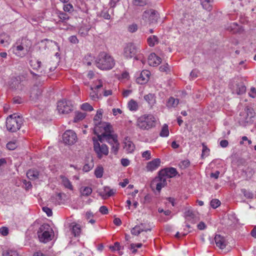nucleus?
I'll list each match as a JSON object with an SVG mask.
<instances>
[{
    "instance_id": "48",
    "label": "nucleus",
    "mask_w": 256,
    "mask_h": 256,
    "mask_svg": "<svg viewBox=\"0 0 256 256\" xmlns=\"http://www.w3.org/2000/svg\"><path fill=\"white\" fill-rule=\"evenodd\" d=\"M16 146H17L15 142H10L6 144V148L10 150H14Z\"/></svg>"
},
{
    "instance_id": "4",
    "label": "nucleus",
    "mask_w": 256,
    "mask_h": 256,
    "mask_svg": "<svg viewBox=\"0 0 256 256\" xmlns=\"http://www.w3.org/2000/svg\"><path fill=\"white\" fill-rule=\"evenodd\" d=\"M156 119L151 114L144 115L138 119L137 126L142 130H148L155 126Z\"/></svg>"
},
{
    "instance_id": "27",
    "label": "nucleus",
    "mask_w": 256,
    "mask_h": 256,
    "mask_svg": "<svg viewBox=\"0 0 256 256\" xmlns=\"http://www.w3.org/2000/svg\"><path fill=\"white\" fill-rule=\"evenodd\" d=\"M80 190L82 195L84 196H88L91 194L92 192V188L88 186L82 187L80 188Z\"/></svg>"
},
{
    "instance_id": "61",
    "label": "nucleus",
    "mask_w": 256,
    "mask_h": 256,
    "mask_svg": "<svg viewBox=\"0 0 256 256\" xmlns=\"http://www.w3.org/2000/svg\"><path fill=\"white\" fill-rule=\"evenodd\" d=\"M68 39L70 42L73 44H77L78 42V39L75 36H70Z\"/></svg>"
},
{
    "instance_id": "18",
    "label": "nucleus",
    "mask_w": 256,
    "mask_h": 256,
    "mask_svg": "<svg viewBox=\"0 0 256 256\" xmlns=\"http://www.w3.org/2000/svg\"><path fill=\"white\" fill-rule=\"evenodd\" d=\"M184 216L187 220L193 224L196 223L198 220L195 214L190 210H188L184 212Z\"/></svg>"
},
{
    "instance_id": "9",
    "label": "nucleus",
    "mask_w": 256,
    "mask_h": 256,
    "mask_svg": "<svg viewBox=\"0 0 256 256\" xmlns=\"http://www.w3.org/2000/svg\"><path fill=\"white\" fill-rule=\"evenodd\" d=\"M137 52L136 46L134 44L128 43L124 48V56L126 58H134V59L138 60L136 56Z\"/></svg>"
},
{
    "instance_id": "31",
    "label": "nucleus",
    "mask_w": 256,
    "mask_h": 256,
    "mask_svg": "<svg viewBox=\"0 0 256 256\" xmlns=\"http://www.w3.org/2000/svg\"><path fill=\"white\" fill-rule=\"evenodd\" d=\"M116 190L110 189V188L109 191H108L107 193L104 194L103 192H100V194L102 198L106 199L108 197L113 196L116 192Z\"/></svg>"
},
{
    "instance_id": "21",
    "label": "nucleus",
    "mask_w": 256,
    "mask_h": 256,
    "mask_svg": "<svg viewBox=\"0 0 256 256\" xmlns=\"http://www.w3.org/2000/svg\"><path fill=\"white\" fill-rule=\"evenodd\" d=\"M124 144V148L126 149V150L128 153H132L134 152L135 146L134 144L131 141L127 140V138H126Z\"/></svg>"
},
{
    "instance_id": "30",
    "label": "nucleus",
    "mask_w": 256,
    "mask_h": 256,
    "mask_svg": "<svg viewBox=\"0 0 256 256\" xmlns=\"http://www.w3.org/2000/svg\"><path fill=\"white\" fill-rule=\"evenodd\" d=\"M103 110L102 109H99L97 110L96 114L94 118V124L100 122L102 116Z\"/></svg>"
},
{
    "instance_id": "19",
    "label": "nucleus",
    "mask_w": 256,
    "mask_h": 256,
    "mask_svg": "<svg viewBox=\"0 0 256 256\" xmlns=\"http://www.w3.org/2000/svg\"><path fill=\"white\" fill-rule=\"evenodd\" d=\"M104 136H105V140L111 146L118 142L117 135L112 134V132H109L108 134H104Z\"/></svg>"
},
{
    "instance_id": "16",
    "label": "nucleus",
    "mask_w": 256,
    "mask_h": 256,
    "mask_svg": "<svg viewBox=\"0 0 256 256\" xmlns=\"http://www.w3.org/2000/svg\"><path fill=\"white\" fill-rule=\"evenodd\" d=\"M214 241L216 246L220 249L225 248L227 244L225 238L220 234L216 235Z\"/></svg>"
},
{
    "instance_id": "44",
    "label": "nucleus",
    "mask_w": 256,
    "mask_h": 256,
    "mask_svg": "<svg viewBox=\"0 0 256 256\" xmlns=\"http://www.w3.org/2000/svg\"><path fill=\"white\" fill-rule=\"evenodd\" d=\"M190 164V162L188 160H186L183 161H182L179 164V166L182 169H184L188 168Z\"/></svg>"
},
{
    "instance_id": "54",
    "label": "nucleus",
    "mask_w": 256,
    "mask_h": 256,
    "mask_svg": "<svg viewBox=\"0 0 256 256\" xmlns=\"http://www.w3.org/2000/svg\"><path fill=\"white\" fill-rule=\"evenodd\" d=\"M0 232L2 236H6L8 234V229L6 227H2L0 228Z\"/></svg>"
},
{
    "instance_id": "56",
    "label": "nucleus",
    "mask_w": 256,
    "mask_h": 256,
    "mask_svg": "<svg viewBox=\"0 0 256 256\" xmlns=\"http://www.w3.org/2000/svg\"><path fill=\"white\" fill-rule=\"evenodd\" d=\"M100 212L102 214H108V209L106 206H102L100 208Z\"/></svg>"
},
{
    "instance_id": "58",
    "label": "nucleus",
    "mask_w": 256,
    "mask_h": 256,
    "mask_svg": "<svg viewBox=\"0 0 256 256\" xmlns=\"http://www.w3.org/2000/svg\"><path fill=\"white\" fill-rule=\"evenodd\" d=\"M59 18L62 21L69 19V16H68V15L64 12L60 13L59 15Z\"/></svg>"
},
{
    "instance_id": "3",
    "label": "nucleus",
    "mask_w": 256,
    "mask_h": 256,
    "mask_svg": "<svg viewBox=\"0 0 256 256\" xmlns=\"http://www.w3.org/2000/svg\"><path fill=\"white\" fill-rule=\"evenodd\" d=\"M22 124V117L16 114L10 115L6 120V128L11 132H14L19 130Z\"/></svg>"
},
{
    "instance_id": "46",
    "label": "nucleus",
    "mask_w": 256,
    "mask_h": 256,
    "mask_svg": "<svg viewBox=\"0 0 256 256\" xmlns=\"http://www.w3.org/2000/svg\"><path fill=\"white\" fill-rule=\"evenodd\" d=\"M24 50V47L22 45L14 46L13 47V51L17 55H20L19 52Z\"/></svg>"
},
{
    "instance_id": "12",
    "label": "nucleus",
    "mask_w": 256,
    "mask_h": 256,
    "mask_svg": "<svg viewBox=\"0 0 256 256\" xmlns=\"http://www.w3.org/2000/svg\"><path fill=\"white\" fill-rule=\"evenodd\" d=\"M42 90L37 86H34L30 92V99L33 102H36L41 96Z\"/></svg>"
},
{
    "instance_id": "23",
    "label": "nucleus",
    "mask_w": 256,
    "mask_h": 256,
    "mask_svg": "<svg viewBox=\"0 0 256 256\" xmlns=\"http://www.w3.org/2000/svg\"><path fill=\"white\" fill-rule=\"evenodd\" d=\"M0 42L4 46L8 45L10 42V37L5 33L0 34Z\"/></svg>"
},
{
    "instance_id": "26",
    "label": "nucleus",
    "mask_w": 256,
    "mask_h": 256,
    "mask_svg": "<svg viewBox=\"0 0 256 256\" xmlns=\"http://www.w3.org/2000/svg\"><path fill=\"white\" fill-rule=\"evenodd\" d=\"M168 135L169 130L168 125L166 124H164L160 133V136L162 137H167L168 136Z\"/></svg>"
},
{
    "instance_id": "6",
    "label": "nucleus",
    "mask_w": 256,
    "mask_h": 256,
    "mask_svg": "<svg viewBox=\"0 0 256 256\" xmlns=\"http://www.w3.org/2000/svg\"><path fill=\"white\" fill-rule=\"evenodd\" d=\"M92 140L94 150L98 158L100 159L103 156H108L109 152L108 146L106 144H100L96 137H93Z\"/></svg>"
},
{
    "instance_id": "36",
    "label": "nucleus",
    "mask_w": 256,
    "mask_h": 256,
    "mask_svg": "<svg viewBox=\"0 0 256 256\" xmlns=\"http://www.w3.org/2000/svg\"><path fill=\"white\" fill-rule=\"evenodd\" d=\"M178 104V99H175L174 98H170L168 102V106H173L175 107Z\"/></svg>"
},
{
    "instance_id": "17",
    "label": "nucleus",
    "mask_w": 256,
    "mask_h": 256,
    "mask_svg": "<svg viewBox=\"0 0 256 256\" xmlns=\"http://www.w3.org/2000/svg\"><path fill=\"white\" fill-rule=\"evenodd\" d=\"M160 158H156L148 163L146 166L148 171H153L156 170L160 165Z\"/></svg>"
},
{
    "instance_id": "1",
    "label": "nucleus",
    "mask_w": 256,
    "mask_h": 256,
    "mask_svg": "<svg viewBox=\"0 0 256 256\" xmlns=\"http://www.w3.org/2000/svg\"><path fill=\"white\" fill-rule=\"evenodd\" d=\"M177 174V171L175 168H165L158 172V176L152 181L151 188L156 190L160 192L162 188L166 186V178L174 176Z\"/></svg>"
},
{
    "instance_id": "35",
    "label": "nucleus",
    "mask_w": 256,
    "mask_h": 256,
    "mask_svg": "<svg viewBox=\"0 0 256 256\" xmlns=\"http://www.w3.org/2000/svg\"><path fill=\"white\" fill-rule=\"evenodd\" d=\"M86 116L85 113L78 112L76 114V115L74 118V122H76L79 120H83Z\"/></svg>"
},
{
    "instance_id": "51",
    "label": "nucleus",
    "mask_w": 256,
    "mask_h": 256,
    "mask_svg": "<svg viewBox=\"0 0 256 256\" xmlns=\"http://www.w3.org/2000/svg\"><path fill=\"white\" fill-rule=\"evenodd\" d=\"M142 156L148 160L151 158V154L150 150H146L142 152Z\"/></svg>"
},
{
    "instance_id": "63",
    "label": "nucleus",
    "mask_w": 256,
    "mask_h": 256,
    "mask_svg": "<svg viewBox=\"0 0 256 256\" xmlns=\"http://www.w3.org/2000/svg\"><path fill=\"white\" fill-rule=\"evenodd\" d=\"M121 164L124 166H128L130 164V161L128 159L126 158H122L121 160Z\"/></svg>"
},
{
    "instance_id": "42",
    "label": "nucleus",
    "mask_w": 256,
    "mask_h": 256,
    "mask_svg": "<svg viewBox=\"0 0 256 256\" xmlns=\"http://www.w3.org/2000/svg\"><path fill=\"white\" fill-rule=\"evenodd\" d=\"M210 206L213 208H216L220 204V202L218 199H212L210 201Z\"/></svg>"
},
{
    "instance_id": "55",
    "label": "nucleus",
    "mask_w": 256,
    "mask_h": 256,
    "mask_svg": "<svg viewBox=\"0 0 256 256\" xmlns=\"http://www.w3.org/2000/svg\"><path fill=\"white\" fill-rule=\"evenodd\" d=\"M100 16L106 20H110V14L106 11L102 12L100 14Z\"/></svg>"
},
{
    "instance_id": "47",
    "label": "nucleus",
    "mask_w": 256,
    "mask_h": 256,
    "mask_svg": "<svg viewBox=\"0 0 256 256\" xmlns=\"http://www.w3.org/2000/svg\"><path fill=\"white\" fill-rule=\"evenodd\" d=\"M202 157L203 158V156H204L208 155V152H210V150L207 148V146L204 144V143L202 144Z\"/></svg>"
},
{
    "instance_id": "45",
    "label": "nucleus",
    "mask_w": 256,
    "mask_h": 256,
    "mask_svg": "<svg viewBox=\"0 0 256 256\" xmlns=\"http://www.w3.org/2000/svg\"><path fill=\"white\" fill-rule=\"evenodd\" d=\"M64 10L66 12H71L74 11V7L72 4H68L64 5Z\"/></svg>"
},
{
    "instance_id": "24",
    "label": "nucleus",
    "mask_w": 256,
    "mask_h": 256,
    "mask_svg": "<svg viewBox=\"0 0 256 256\" xmlns=\"http://www.w3.org/2000/svg\"><path fill=\"white\" fill-rule=\"evenodd\" d=\"M147 42L150 46L153 47L158 43V38L156 36H151L148 38Z\"/></svg>"
},
{
    "instance_id": "43",
    "label": "nucleus",
    "mask_w": 256,
    "mask_h": 256,
    "mask_svg": "<svg viewBox=\"0 0 256 256\" xmlns=\"http://www.w3.org/2000/svg\"><path fill=\"white\" fill-rule=\"evenodd\" d=\"M120 146V143L118 142L112 145L111 151L114 154H117Z\"/></svg>"
},
{
    "instance_id": "11",
    "label": "nucleus",
    "mask_w": 256,
    "mask_h": 256,
    "mask_svg": "<svg viewBox=\"0 0 256 256\" xmlns=\"http://www.w3.org/2000/svg\"><path fill=\"white\" fill-rule=\"evenodd\" d=\"M158 18L159 14L158 12L152 9L144 11L142 14V18H148L150 23H156Z\"/></svg>"
},
{
    "instance_id": "25",
    "label": "nucleus",
    "mask_w": 256,
    "mask_h": 256,
    "mask_svg": "<svg viewBox=\"0 0 256 256\" xmlns=\"http://www.w3.org/2000/svg\"><path fill=\"white\" fill-rule=\"evenodd\" d=\"M246 90V86L242 82L236 84V92L238 94H244Z\"/></svg>"
},
{
    "instance_id": "59",
    "label": "nucleus",
    "mask_w": 256,
    "mask_h": 256,
    "mask_svg": "<svg viewBox=\"0 0 256 256\" xmlns=\"http://www.w3.org/2000/svg\"><path fill=\"white\" fill-rule=\"evenodd\" d=\"M134 4L136 6H144L146 2L142 0H134Z\"/></svg>"
},
{
    "instance_id": "38",
    "label": "nucleus",
    "mask_w": 256,
    "mask_h": 256,
    "mask_svg": "<svg viewBox=\"0 0 256 256\" xmlns=\"http://www.w3.org/2000/svg\"><path fill=\"white\" fill-rule=\"evenodd\" d=\"M72 232L75 236H78L80 232V228L78 224H75L72 226Z\"/></svg>"
},
{
    "instance_id": "15",
    "label": "nucleus",
    "mask_w": 256,
    "mask_h": 256,
    "mask_svg": "<svg viewBox=\"0 0 256 256\" xmlns=\"http://www.w3.org/2000/svg\"><path fill=\"white\" fill-rule=\"evenodd\" d=\"M148 62L150 66H156L161 63L162 59L154 53H152L148 56Z\"/></svg>"
},
{
    "instance_id": "8",
    "label": "nucleus",
    "mask_w": 256,
    "mask_h": 256,
    "mask_svg": "<svg viewBox=\"0 0 256 256\" xmlns=\"http://www.w3.org/2000/svg\"><path fill=\"white\" fill-rule=\"evenodd\" d=\"M93 132L94 134H98L100 133L102 134V132L108 134L112 132V126L108 122H98V123L94 124Z\"/></svg>"
},
{
    "instance_id": "40",
    "label": "nucleus",
    "mask_w": 256,
    "mask_h": 256,
    "mask_svg": "<svg viewBox=\"0 0 256 256\" xmlns=\"http://www.w3.org/2000/svg\"><path fill=\"white\" fill-rule=\"evenodd\" d=\"M241 192L244 194V196L247 198L252 199L254 197V194L251 192H250L244 188L242 189Z\"/></svg>"
},
{
    "instance_id": "33",
    "label": "nucleus",
    "mask_w": 256,
    "mask_h": 256,
    "mask_svg": "<svg viewBox=\"0 0 256 256\" xmlns=\"http://www.w3.org/2000/svg\"><path fill=\"white\" fill-rule=\"evenodd\" d=\"M3 256H20L18 252L12 250H4L2 252Z\"/></svg>"
},
{
    "instance_id": "14",
    "label": "nucleus",
    "mask_w": 256,
    "mask_h": 256,
    "mask_svg": "<svg viewBox=\"0 0 256 256\" xmlns=\"http://www.w3.org/2000/svg\"><path fill=\"white\" fill-rule=\"evenodd\" d=\"M151 228H146L144 224L141 223L140 224L136 225L132 228L130 232L132 235L138 236L142 232L150 231Z\"/></svg>"
},
{
    "instance_id": "7",
    "label": "nucleus",
    "mask_w": 256,
    "mask_h": 256,
    "mask_svg": "<svg viewBox=\"0 0 256 256\" xmlns=\"http://www.w3.org/2000/svg\"><path fill=\"white\" fill-rule=\"evenodd\" d=\"M57 110L60 114H68L73 110V104L71 101L62 100L58 102Z\"/></svg>"
},
{
    "instance_id": "29",
    "label": "nucleus",
    "mask_w": 256,
    "mask_h": 256,
    "mask_svg": "<svg viewBox=\"0 0 256 256\" xmlns=\"http://www.w3.org/2000/svg\"><path fill=\"white\" fill-rule=\"evenodd\" d=\"M200 3L203 7L206 10H210L212 7L210 5V0H200Z\"/></svg>"
},
{
    "instance_id": "41",
    "label": "nucleus",
    "mask_w": 256,
    "mask_h": 256,
    "mask_svg": "<svg viewBox=\"0 0 256 256\" xmlns=\"http://www.w3.org/2000/svg\"><path fill=\"white\" fill-rule=\"evenodd\" d=\"M81 108L85 111L91 112L94 110L92 106L88 103L86 102L81 106Z\"/></svg>"
},
{
    "instance_id": "32",
    "label": "nucleus",
    "mask_w": 256,
    "mask_h": 256,
    "mask_svg": "<svg viewBox=\"0 0 256 256\" xmlns=\"http://www.w3.org/2000/svg\"><path fill=\"white\" fill-rule=\"evenodd\" d=\"M20 82L18 79H14L10 84V88L13 90L20 89L21 88L20 86Z\"/></svg>"
},
{
    "instance_id": "28",
    "label": "nucleus",
    "mask_w": 256,
    "mask_h": 256,
    "mask_svg": "<svg viewBox=\"0 0 256 256\" xmlns=\"http://www.w3.org/2000/svg\"><path fill=\"white\" fill-rule=\"evenodd\" d=\"M104 174V168L102 166H98L94 170V174L97 178H101Z\"/></svg>"
},
{
    "instance_id": "53",
    "label": "nucleus",
    "mask_w": 256,
    "mask_h": 256,
    "mask_svg": "<svg viewBox=\"0 0 256 256\" xmlns=\"http://www.w3.org/2000/svg\"><path fill=\"white\" fill-rule=\"evenodd\" d=\"M42 210L48 216H50L52 214V210L50 208L47 206H44L42 208Z\"/></svg>"
},
{
    "instance_id": "64",
    "label": "nucleus",
    "mask_w": 256,
    "mask_h": 256,
    "mask_svg": "<svg viewBox=\"0 0 256 256\" xmlns=\"http://www.w3.org/2000/svg\"><path fill=\"white\" fill-rule=\"evenodd\" d=\"M228 142L227 140H224L220 142V146L222 148H226L228 146Z\"/></svg>"
},
{
    "instance_id": "20",
    "label": "nucleus",
    "mask_w": 256,
    "mask_h": 256,
    "mask_svg": "<svg viewBox=\"0 0 256 256\" xmlns=\"http://www.w3.org/2000/svg\"><path fill=\"white\" fill-rule=\"evenodd\" d=\"M26 176L30 180H35L38 178L39 172L36 169H30L27 172Z\"/></svg>"
},
{
    "instance_id": "22",
    "label": "nucleus",
    "mask_w": 256,
    "mask_h": 256,
    "mask_svg": "<svg viewBox=\"0 0 256 256\" xmlns=\"http://www.w3.org/2000/svg\"><path fill=\"white\" fill-rule=\"evenodd\" d=\"M60 178L62 180V186H64V188L70 190H73V186L72 184V183L66 177L64 176H60Z\"/></svg>"
},
{
    "instance_id": "5",
    "label": "nucleus",
    "mask_w": 256,
    "mask_h": 256,
    "mask_svg": "<svg viewBox=\"0 0 256 256\" xmlns=\"http://www.w3.org/2000/svg\"><path fill=\"white\" fill-rule=\"evenodd\" d=\"M53 231L48 224H43L40 226L38 232L40 242L46 243L52 239Z\"/></svg>"
},
{
    "instance_id": "13",
    "label": "nucleus",
    "mask_w": 256,
    "mask_h": 256,
    "mask_svg": "<svg viewBox=\"0 0 256 256\" xmlns=\"http://www.w3.org/2000/svg\"><path fill=\"white\" fill-rule=\"evenodd\" d=\"M150 72L147 70H142L140 76L136 78V82L138 84H142L146 83L150 77Z\"/></svg>"
},
{
    "instance_id": "10",
    "label": "nucleus",
    "mask_w": 256,
    "mask_h": 256,
    "mask_svg": "<svg viewBox=\"0 0 256 256\" xmlns=\"http://www.w3.org/2000/svg\"><path fill=\"white\" fill-rule=\"evenodd\" d=\"M77 140L76 134L72 130H66L62 135V140L66 144L72 145Z\"/></svg>"
},
{
    "instance_id": "49",
    "label": "nucleus",
    "mask_w": 256,
    "mask_h": 256,
    "mask_svg": "<svg viewBox=\"0 0 256 256\" xmlns=\"http://www.w3.org/2000/svg\"><path fill=\"white\" fill-rule=\"evenodd\" d=\"M104 134H107V133L102 132L101 134H96L98 136L97 140L99 142H100L101 143H102L104 142V140H105V136H104L103 135H104Z\"/></svg>"
},
{
    "instance_id": "39",
    "label": "nucleus",
    "mask_w": 256,
    "mask_h": 256,
    "mask_svg": "<svg viewBox=\"0 0 256 256\" xmlns=\"http://www.w3.org/2000/svg\"><path fill=\"white\" fill-rule=\"evenodd\" d=\"M144 99L149 104H152L154 103V96L152 94H149L147 95L144 96Z\"/></svg>"
},
{
    "instance_id": "62",
    "label": "nucleus",
    "mask_w": 256,
    "mask_h": 256,
    "mask_svg": "<svg viewBox=\"0 0 256 256\" xmlns=\"http://www.w3.org/2000/svg\"><path fill=\"white\" fill-rule=\"evenodd\" d=\"M197 226L200 230H203L206 228V225L203 222H200Z\"/></svg>"
},
{
    "instance_id": "34",
    "label": "nucleus",
    "mask_w": 256,
    "mask_h": 256,
    "mask_svg": "<svg viewBox=\"0 0 256 256\" xmlns=\"http://www.w3.org/2000/svg\"><path fill=\"white\" fill-rule=\"evenodd\" d=\"M44 68L42 70H41V72H44V74H46L49 73L50 72H52L54 71L56 68V66H50L49 64H46L45 66H43Z\"/></svg>"
},
{
    "instance_id": "2",
    "label": "nucleus",
    "mask_w": 256,
    "mask_h": 256,
    "mask_svg": "<svg viewBox=\"0 0 256 256\" xmlns=\"http://www.w3.org/2000/svg\"><path fill=\"white\" fill-rule=\"evenodd\" d=\"M96 66L102 70H111L114 66L113 58L105 52H100L96 60Z\"/></svg>"
},
{
    "instance_id": "50",
    "label": "nucleus",
    "mask_w": 256,
    "mask_h": 256,
    "mask_svg": "<svg viewBox=\"0 0 256 256\" xmlns=\"http://www.w3.org/2000/svg\"><path fill=\"white\" fill-rule=\"evenodd\" d=\"M128 31L131 32H136L138 30V26L136 24H133L130 26H129L128 28Z\"/></svg>"
},
{
    "instance_id": "60",
    "label": "nucleus",
    "mask_w": 256,
    "mask_h": 256,
    "mask_svg": "<svg viewBox=\"0 0 256 256\" xmlns=\"http://www.w3.org/2000/svg\"><path fill=\"white\" fill-rule=\"evenodd\" d=\"M249 96L252 98H256V89L254 88H252L249 92Z\"/></svg>"
},
{
    "instance_id": "57",
    "label": "nucleus",
    "mask_w": 256,
    "mask_h": 256,
    "mask_svg": "<svg viewBox=\"0 0 256 256\" xmlns=\"http://www.w3.org/2000/svg\"><path fill=\"white\" fill-rule=\"evenodd\" d=\"M22 99L20 97H14L13 98V102L15 104H20L23 102Z\"/></svg>"
},
{
    "instance_id": "52",
    "label": "nucleus",
    "mask_w": 256,
    "mask_h": 256,
    "mask_svg": "<svg viewBox=\"0 0 256 256\" xmlns=\"http://www.w3.org/2000/svg\"><path fill=\"white\" fill-rule=\"evenodd\" d=\"M160 70L161 72H168V71H170L168 64H166L164 65L161 66L160 67Z\"/></svg>"
},
{
    "instance_id": "37",
    "label": "nucleus",
    "mask_w": 256,
    "mask_h": 256,
    "mask_svg": "<svg viewBox=\"0 0 256 256\" xmlns=\"http://www.w3.org/2000/svg\"><path fill=\"white\" fill-rule=\"evenodd\" d=\"M128 106L130 110H136L138 108V104L136 101L131 100L128 104Z\"/></svg>"
}]
</instances>
